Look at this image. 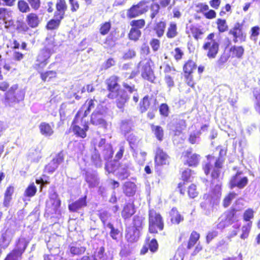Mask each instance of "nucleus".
Listing matches in <instances>:
<instances>
[{"instance_id":"1","label":"nucleus","mask_w":260,"mask_h":260,"mask_svg":"<svg viewBox=\"0 0 260 260\" xmlns=\"http://www.w3.org/2000/svg\"><path fill=\"white\" fill-rule=\"evenodd\" d=\"M119 82V77L112 75L106 79L105 83L106 89L108 91V98L111 100L116 99V106L123 111L125 105L128 101L129 96L126 94V91L121 88Z\"/></svg>"},{"instance_id":"2","label":"nucleus","mask_w":260,"mask_h":260,"mask_svg":"<svg viewBox=\"0 0 260 260\" xmlns=\"http://www.w3.org/2000/svg\"><path fill=\"white\" fill-rule=\"evenodd\" d=\"M94 101H95L94 97L93 99H87L84 104V105H87V108L84 114L81 115L82 111L80 109L76 114L72 122L73 132L77 137L84 139L87 136L89 125L88 121L85 119V118L90 113L91 110L94 107Z\"/></svg>"},{"instance_id":"3","label":"nucleus","mask_w":260,"mask_h":260,"mask_svg":"<svg viewBox=\"0 0 260 260\" xmlns=\"http://www.w3.org/2000/svg\"><path fill=\"white\" fill-rule=\"evenodd\" d=\"M153 0H141L136 4L133 5L127 10L126 16L128 19H133L142 15L149 10L150 11L149 17L153 19L156 16L153 13V9L155 7L154 4L152 5Z\"/></svg>"},{"instance_id":"4","label":"nucleus","mask_w":260,"mask_h":260,"mask_svg":"<svg viewBox=\"0 0 260 260\" xmlns=\"http://www.w3.org/2000/svg\"><path fill=\"white\" fill-rule=\"evenodd\" d=\"M165 228V222L161 214L154 209L148 212V231L153 235L158 234Z\"/></svg>"},{"instance_id":"5","label":"nucleus","mask_w":260,"mask_h":260,"mask_svg":"<svg viewBox=\"0 0 260 260\" xmlns=\"http://www.w3.org/2000/svg\"><path fill=\"white\" fill-rule=\"evenodd\" d=\"M226 149H220L219 156L216 159L213 166L210 162H208L203 166V170L206 175L210 174V176L212 177L213 179L220 176V170L222 168L224 161L223 156L226 155Z\"/></svg>"},{"instance_id":"6","label":"nucleus","mask_w":260,"mask_h":260,"mask_svg":"<svg viewBox=\"0 0 260 260\" xmlns=\"http://www.w3.org/2000/svg\"><path fill=\"white\" fill-rule=\"evenodd\" d=\"M215 32L209 33L202 46V49L206 51V56L209 59L215 58L219 50V44L215 39Z\"/></svg>"},{"instance_id":"7","label":"nucleus","mask_w":260,"mask_h":260,"mask_svg":"<svg viewBox=\"0 0 260 260\" xmlns=\"http://www.w3.org/2000/svg\"><path fill=\"white\" fill-rule=\"evenodd\" d=\"M211 178V184L212 186L210 189V194H204L203 196V199L205 201L200 204L201 207L204 210L207 209L208 202L212 197H216L219 198L221 195L222 183L220 180V176L214 179L212 177Z\"/></svg>"},{"instance_id":"8","label":"nucleus","mask_w":260,"mask_h":260,"mask_svg":"<svg viewBox=\"0 0 260 260\" xmlns=\"http://www.w3.org/2000/svg\"><path fill=\"white\" fill-rule=\"evenodd\" d=\"M139 64L141 67V76L142 78L145 80L154 83L156 80V76L152 68L154 63L151 59L145 58L141 60Z\"/></svg>"},{"instance_id":"9","label":"nucleus","mask_w":260,"mask_h":260,"mask_svg":"<svg viewBox=\"0 0 260 260\" xmlns=\"http://www.w3.org/2000/svg\"><path fill=\"white\" fill-rule=\"evenodd\" d=\"M53 52L52 49L46 47L42 49L38 54L36 62L33 66L34 69L38 72L43 71L48 63V60Z\"/></svg>"},{"instance_id":"10","label":"nucleus","mask_w":260,"mask_h":260,"mask_svg":"<svg viewBox=\"0 0 260 260\" xmlns=\"http://www.w3.org/2000/svg\"><path fill=\"white\" fill-rule=\"evenodd\" d=\"M197 68L196 63L191 59L185 61L183 65L182 69L185 81L191 88H194L196 85L193 78V73Z\"/></svg>"},{"instance_id":"11","label":"nucleus","mask_w":260,"mask_h":260,"mask_svg":"<svg viewBox=\"0 0 260 260\" xmlns=\"http://www.w3.org/2000/svg\"><path fill=\"white\" fill-rule=\"evenodd\" d=\"M243 172L237 171L235 175L232 176L229 183V187L233 189L237 187L239 189L244 188L248 183V178L246 176H243Z\"/></svg>"},{"instance_id":"12","label":"nucleus","mask_w":260,"mask_h":260,"mask_svg":"<svg viewBox=\"0 0 260 260\" xmlns=\"http://www.w3.org/2000/svg\"><path fill=\"white\" fill-rule=\"evenodd\" d=\"M61 201L57 193L53 191L49 195V200L46 203V208L52 214H60Z\"/></svg>"},{"instance_id":"13","label":"nucleus","mask_w":260,"mask_h":260,"mask_svg":"<svg viewBox=\"0 0 260 260\" xmlns=\"http://www.w3.org/2000/svg\"><path fill=\"white\" fill-rule=\"evenodd\" d=\"M205 32L204 29L197 24H191L186 26L185 33L188 37L197 41L203 39Z\"/></svg>"},{"instance_id":"14","label":"nucleus","mask_w":260,"mask_h":260,"mask_svg":"<svg viewBox=\"0 0 260 260\" xmlns=\"http://www.w3.org/2000/svg\"><path fill=\"white\" fill-rule=\"evenodd\" d=\"M229 34L233 37V42L242 43L246 41V35L243 30V24L236 22L229 31Z\"/></svg>"},{"instance_id":"15","label":"nucleus","mask_w":260,"mask_h":260,"mask_svg":"<svg viewBox=\"0 0 260 260\" xmlns=\"http://www.w3.org/2000/svg\"><path fill=\"white\" fill-rule=\"evenodd\" d=\"M177 72L176 69L169 63H166L163 66L164 79L168 87L170 89L175 86L174 75Z\"/></svg>"},{"instance_id":"16","label":"nucleus","mask_w":260,"mask_h":260,"mask_svg":"<svg viewBox=\"0 0 260 260\" xmlns=\"http://www.w3.org/2000/svg\"><path fill=\"white\" fill-rule=\"evenodd\" d=\"M158 247V243L156 239L152 238L150 239V237L147 236L145 238L144 244L140 250V254L144 255L148 252V250H150L152 253H155L157 251Z\"/></svg>"},{"instance_id":"17","label":"nucleus","mask_w":260,"mask_h":260,"mask_svg":"<svg viewBox=\"0 0 260 260\" xmlns=\"http://www.w3.org/2000/svg\"><path fill=\"white\" fill-rule=\"evenodd\" d=\"M196 12L203 14L207 19H213L216 17V12L214 10L210 9L208 5L205 3H199L195 5Z\"/></svg>"},{"instance_id":"18","label":"nucleus","mask_w":260,"mask_h":260,"mask_svg":"<svg viewBox=\"0 0 260 260\" xmlns=\"http://www.w3.org/2000/svg\"><path fill=\"white\" fill-rule=\"evenodd\" d=\"M183 155L185 159L184 162L185 165L196 167L199 164L201 156L199 154L193 153L191 149L184 151Z\"/></svg>"},{"instance_id":"19","label":"nucleus","mask_w":260,"mask_h":260,"mask_svg":"<svg viewBox=\"0 0 260 260\" xmlns=\"http://www.w3.org/2000/svg\"><path fill=\"white\" fill-rule=\"evenodd\" d=\"M105 113L100 110H95L90 116V123L95 126H100L103 127H106L107 123L104 119Z\"/></svg>"},{"instance_id":"20","label":"nucleus","mask_w":260,"mask_h":260,"mask_svg":"<svg viewBox=\"0 0 260 260\" xmlns=\"http://www.w3.org/2000/svg\"><path fill=\"white\" fill-rule=\"evenodd\" d=\"M18 89L17 85H14L5 94L4 103L6 106H11L13 104L19 102V100L15 93Z\"/></svg>"},{"instance_id":"21","label":"nucleus","mask_w":260,"mask_h":260,"mask_svg":"<svg viewBox=\"0 0 260 260\" xmlns=\"http://www.w3.org/2000/svg\"><path fill=\"white\" fill-rule=\"evenodd\" d=\"M238 210L235 208L232 207L225 213L224 219L222 220L219 224L222 222H223V226L225 227L229 225L232 224L234 222L238 220V215L237 214Z\"/></svg>"},{"instance_id":"22","label":"nucleus","mask_w":260,"mask_h":260,"mask_svg":"<svg viewBox=\"0 0 260 260\" xmlns=\"http://www.w3.org/2000/svg\"><path fill=\"white\" fill-rule=\"evenodd\" d=\"M67 10L68 5L66 0H56L53 16L63 19Z\"/></svg>"},{"instance_id":"23","label":"nucleus","mask_w":260,"mask_h":260,"mask_svg":"<svg viewBox=\"0 0 260 260\" xmlns=\"http://www.w3.org/2000/svg\"><path fill=\"white\" fill-rule=\"evenodd\" d=\"M169 158V155L162 149L160 147L157 148L154 157V163L155 166H160L168 164Z\"/></svg>"},{"instance_id":"24","label":"nucleus","mask_w":260,"mask_h":260,"mask_svg":"<svg viewBox=\"0 0 260 260\" xmlns=\"http://www.w3.org/2000/svg\"><path fill=\"white\" fill-rule=\"evenodd\" d=\"M87 206V196L85 195L79 198L76 201L69 204L68 208L70 211L77 212L79 210Z\"/></svg>"},{"instance_id":"25","label":"nucleus","mask_w":260,"mask_h":260,"mask_svg":"<svg viewBox=\"0 0 260 260\" xmlns=\"http://www.w3.org/2000/svg\"><path fill=\"white\" fill-rule=\"evenodd\" d=\"M191 170L186 169L184 170L181 175V179L183 182H180L178 184L177 188L180 194L184 196L186 191V182L189 181L191 176Z\"/></svg>"},{"instance_id":"26","label":"nucleus","mask_w":260,"mask_h":260,"mask_svg":"<svg viewBox=\"0 0 260 260\" xmlns=\"http://www.w3.org/2000/svg\"><path fill=\"white\" fill-rule=\"evenodd\" d=\"M169 217L172 224L178 225L184 220V216L177 207H173L169 212Z\"/></svg>"},{"instance_id":"27","label":"nucleus","mask_w":260,"mask_h":260,"mask_svg":"<svg viewBox=\"0 0 260 260\" xmlns=\"http://www.w3.org/2000/svg\"><path fill=\"white\" fill-rule=\"evenodd\" d=\"M228 52L230 54L231 58H235L237 59H241L243 58L245 49L242 46L232 45L228 50Z\"/></svg>"},{"instance_id":"28","label":"nucleus","mask_w":260,"mask_h":260,"mask_svg":"<svg viewBox=\"0 0 260 260\" xmlns=\"http://www.w3.org/2000/svg\"><path fill=\"white\" fill-rule=\"evenodd\" d=\"M136 212L134 202L125 203L121 212V215L124 220L129 219Z\"/></svg>"},{"instance_id":"29","label":"nucleus","mask_w":260,"mask_h":260,"mask_svg":"<svg viewBox=\"0 0 260 260\" xmlns=\"http://www.w3.org/2000/svg\"><path fill=\"white\" fill-rule=\"evenodd\" d=\"M140 231L134 228L128 227L126 230L125 238L129 243L137 242L140 237Z\"/></svg>"},{"instance_id":"30","label":"nucleus","mask_w":260,"mask_h":260,"mask_svg":"<svg viewBox=\"0 0 260 260\" xmlns=\"http://www.w3.org/2000/svg\"><path fill=\"white\" fill-rule=\"evenodd\" d=\"M53 127L54 124L52 122L50 124L46 122H42L39 126L40 133L46 137H49L53 134Z\"/></svg>"},{"instance_id":"31","label":"nucleus","mask_w":260,"mask_h":260,"mask_svg":"<svg viewBox=\"0 0 260 260\" xmlns=\"http://www.w3.org/2000/svg\"><path fill=\"white\" fill-rule=\"evenodd\" d=\"M26 21L29 28H35L39 26L41 20L37 14L31 12L26 16Z\"/></svg>"},{"instance_id":"32","label":"nucleus","mask_w":260,"mask_h":260,"mask_svg":"<svg viewBox=\"0 0 260 260\" xmlns=\"http://www.w3.org/2000/svg\"><path fill=\"white\" fill-rule=\"evenodd\" d=\"M130 170H134V166L131 161L125 164L117 173V176L121 180L127 179L131 175Z\"/></svg>"},{"instance_id":"33","label":"nucleus","mask_w":260,"mask_h":260,"mask_svg":"<svg viewBox=\"0 0 260 260\" xmlns=\"http://www.w3.org/2000/svg\"><path fill=\"white\" fill-rule=\"evenodd\" d=\"M167 23L165 20H160L155 22L153 27V30L158 38H161L165 34Z\"/></svg>"},{"instance_id":"34","label":"nucleus","mask_w":260,"mask_h":260,"mask_svg":"<svg viewBox=\"0 0 260 260\" xmlns=\"http://www.w3.org/2000/svg\"><path fill=\"white\" fill-rule=\"evenodd\" d=\"M179 34L177 24L175 22H170L167 28L166 37L169 40L176 38Z\"/></svg>"},{"instance_id":"35","label":"nucleus","mask_w":260,"mask_h":260,"mask_svg":"<svg viewBox=\"0 0 260 260\" xmlns=\"http://www.w3.org/2000/svg\"><path fill=\"white\" fill-rule=\"evenodd\" d=\"M151 98L148 94L142 98L138 104V109L141 113L146 112L151 106Z\"/></svg>"},{"instance_id":"36","label":"nucleus","mask_w":260,"mask_h":260,"mask_svg":"<svg viewBox=\"0 0 260 260\" xmlns=\"http://www.w3.org/2000/svg\"><path fill=\"white\" fill-rule=\"evenodd\" d=\"M136 184L131 181L125 182L123 187V193L128 197H133L136 192Z\"/></svg>"},{"instance_id":"37","label":"nucleus","mask_w":260,"mask_h":260,"mask_svg":"<svg viewBox=\"0 0 260 260\" xmlns=\"http://www.w3.org/2000/svg\"><path fill=\"white\" fill-rule=\"evenodd\" d=\"M171 0H158V3L154 2V1L151 2L152 5H155L153 9V13L156 16L159 13L160 8H166L167 7L171 8Z\"/></svg>"},{"instance_id":"38","label":"nucleus","mask_w":260,"mask_h":260,"mask_svg":"<svg viewBox=\"0 0 260 260\" xmlns=\"http://www.w3.org/2000/svg\"><path fill=\"white\" fill-rule=\"evenodd\" d=\"M121 166V164L116 159H113L107 162L105 169L108 174H114L117 171Z\"/></svg>"},{"instance_id":"39","label":"nucleus","mask_w":260,"mask_h":260,"mask_svg":"<svg viewBox=\"0 0 260 260\" xmlns=\"http://www.w3.org/2000/svg\"><path fill=\"white\" fill-rule=\"evenodd\" d=\"M116 35V32L112 31L105 38L104 44L105 45V47L106 48L111 49L115 46L118 39Z\"/></svg>"},{"instance_id":"40","label":"nucleus","mask_w":260,"mask_h":260,"mask_svg":"<svg viewBox=\"0 0 260 260\" xmlns=\"http://www.w3.org/2000/svg\"><path fill=\"white\" fill-rule=\"evenodd\" d=\"M200 238V234L198 232L196 231H192L187 242L186 248L192 249L199 241Z\"/></svg>"},{"instance_id":"41","label":"nucleus","mask_w":260,"mask_h":260,"mask_svg":"<svg viewBox=\"0 0 260 260\" xmlns=\"http://www.w3.org/2000/svg\"><path fill=\"white\" fill-rule=\"evenodd\" d=\"M39 73L41 80L44 82L50 81L57 77V72L54 70H49L45 72H42V71Z\"/></svg>"},{"instance_id":"42","label":"nucleus","mask_w":260,"mask_h":260,"mask_svg":"<svg viewBox=\"0 0 260 260\" xmlns=\"http://www.w3.org/2000/svg\"><path fill=\"white\" fill-rule=\"evenodd\" d=\"M15 29L18 33L22 34H25L30 30V28L27 22L26 23L21 19H17L16 20Z\"/></svg>"},{"instance_id":"43","label":"nucleus","mask_w":260,"mask_h":260,"mask_svg":"<svg viewBox=\"0 0 260 260\" xmlns=\"http://www.w3.org/2000/svg\"><path fill=\"white\" fill-rule=\"evenodd\" d=\"M144 219L145 218L142 215H135L133 218L132 225L130 228L140 231L143 229Z\"/></svg>"},{"instance_id":"44","label":"nucleus","mask_w":260,"mask_h":260,"mask_svg":"<svg viewBox=\"0 0 260 260\" xmlns=\"http://www.w3.org/2000/svg\"><path fill=\"white\" fill-rule=\"evenodd\" d=\"M62 20V19L57 17H54V18L51 19L47 22L46 25V28L49 30L57 29L61 24Z\"/></svg>"},{"instance_id":"45","label":"nucleus","mask_w":260,"mask_h":260,"mask_svg":"<svg viewBox=\"0 0 260 260\" xmlns=\"http://www.w3.org/2000/svg\"><path fill=\"white\" fill-rule=\"evenodd\" d=\"M174 126L175 128L174 130V135H179L186 127V120L183 119H177L174 124Z\"/></svg>"},{"instance_id":"46","label":"nucleus","mask_w":260,"mask_h":260,"mask_svg":"<svg viewBox=\"0 0 260 260\" xmlns=\"http://www.w3.org/2000/svg\"><path fill=\"white\" fill-rule=\"evenodd\" d=\"M7 47H10L13 50L18 49L20 47L22 50H26L27 43L25 42H22L20 44L19 42L16 39H14L9 40V43L7 45Z\"/></svg>"},{"instance_id":"47","label":"nucleus","mask_w":260,"mask_h":260,"mask_svg":"<svg viewBox=\"0 0 260 260\" xmlns=\"http://www.w3.org/2000/svg\"><path fill=\"white\" fill-rule=\"evenodd\" d=\"M151 128L152 133L154 134L156 139L161 142L163 140L164 136V131L163 128L159 125H154L151 124Z\"/></svg>"},{"instance_id":"48","label":"nucleus","mask_w":260,"mask_h":260,"mask_svg":"<svg viewBox=\"0 0 260 260\" xmlns=\"http://www.w3.org/2000/svg\"><path fill=\"white\" fill-rule=\"evenodd\" d=\"M23 254V249L20 250H12L7 254L4 260H19Z\"/></svg>"},{"instance_id":"49","label":"nucleus","mask_w":260,"mask_h":260,"mask_svg":"<svg viewBox=\"0 0 260 260\" xmlns=\"http://www.w3.org/2000/svg\"><path fill=\"white\" fill-rule=\"evenodd\" d=\"M237 193L235 191H230L224 197L222 201V206L224 208L228 207L231 204L232 201L237 196Z\"/></svg>"},{"instance_id":"50","label":"nucleus","mask_w":260,"mask_h":260,"mask_svg":"<svg viewBox=\"0 0 260 260\" xmlns=\"http://www.w3.org/2000/svg\"><path fill=\"white\" fill-rule=\"evenodd\" d=\"M217 28L219 33H223L228 30L229 26L225 19L218 18L216 20Z\"/></svg>"},{"instance_id":"51","label":"nucleus","mask_w":260,"mask_h":260,"mask_svg":"<svg viewBox=\"0 0 260 260\" xmlns=\"http://www.w3.org/2000/svg\"><path fill=\"white\" fill-rule=\"evenodd\" d=\"M141 35L140 30L131 27L127 36L129 40L136 42L139 40Z\"/></svg>"},{"instance_id":"52","label":"nucleus","mask_w":260,"mask_h":260,"mask_svg":"<svg viewBox=\"0 0 260 260\" xmlns=\"http://www.w3.org/2000/svg\"><path fill=\"white\" fill-rule=\"evenodd\" d=\"M73 148L74 151L77 153L80 154H83V152L85 149V143L83 140H75L73 142Z\"/></svg>"},{"instance_id":"53","label":"nucleus","mask_w":260,"mask_h":260,"mask_svg":"<svg viewBox=\"0 0 260 260\" xmlns=\"http://www.w3.org/2000/svg\"><path fill=\"white\" fill-rule=\"evenodd\" d=\"M37 188L34 183H30L25 189L23 196L25 197L31 198L35 196Z\"/></svg>"},{"instance_id":"54","label":"nucleus","mask_w":260,"mask_h":260,"mask_svg":"<svg viewBox=\"0 0 260 260\" xmlns=\"http://www.w3.org/2000/svg\"><path fill=\"white\" fill-rule=\"evenodd\" d=\"M28 241L25 238H19L16 243V248L13 250H20L23 249V253L25 251L28 244Z\"/></svg>"},{"instance_id":"55","label":"nucleus","mask_w":260,"mask_h":260,"mask_svg":"<svg viewBox=\"0 0 260 260\" xmlns=\"http://www.w3.org/2000/svg\"><path fill=\"white\" fill-rule=\"evenodd\" d=\"M112 25L110 21L101 24L99 28L100 34L102 36L107 35L111 29Z\"/></svg>"},{"instance_id":"56","label":"nucleus","mask_w":260,"mask_h":260,"mask_svg":"<svg viewBox=\"0 0 260 260\" xmlns=\"http://www.w3.org/2000/svg\"><path fill=\"white\" fill-rule=\"evenodd\" d=\"M260 27L258 25H255L251 28L250 32V38L251 40L256 41L258 35H259V40L258 45L260 47Z\"/></svg>"},{"instance_id":"57","label":"nucleus","mask_w":260,"mask_h":260,"mask_svg":"<svg viewBox=\"0 0 260 260\" xmlns=\"http://www.w3.org/2000/svg\"><path fill=\"white\" fill-rule=\"evenodd\" d=\"M17 8L18 10L22 13H27L30 10L28 4L24 0H19L18 1Z\"/></svg>"},{"instance_id":"58","label":"nucleus","mask_w":260,"mask_h":260,"mask_svg":"<svg viewBox=\"0 0 260 260\" xmlns=\"http://www.w3.org/2000/svg\"><path fill=\"white\" fill-rule=\"evenodd\" d=\"M145 24L146 21L144 19L133 20L130 22L131 27L139 30L143 28L145 26Z\"/></svg>"},{"instance_id":"59","label":"nucleus","mask_w":260,"mask_h":260,"mask_svg":"<svg viewBox=\"0 0 260 260\" xmlns=\"http://www.w3.org/2000/svg\"><path fill=\"white\" fill-rule=\"evenodd\" d=\"M187 193L190 199H194L198 197L199 191L196 184L192 183L187 187Z\"/></svg>"},{"instance_id":"60","label":"nucleus","mask_w":260,"mask_h":260,"mask_svg":"<svg viewBox=\"0 0 260 260\" xmlns=\"http://www.w3.org/2000/svg\"><path fill=\"white\" fill-rule=\"evenodd\" d=\"M11 14L12 11L6 8H0V20H3L7 24V19L11 17Z\"/></svg>"},{"instance_id":"61","label":"nucleus","mask_w":260,"mask_h":260,"mask_svg":"<svg viewBox=\"0 0 260 260\" xmlns=\"http://www.w3.org/2000/svg\"><path fill=\"white\" fill-rule=\"evenodd\" d=\"M11 14L12 11L6 8H0V20H3L7 24V19L11 17Z\"/></svg>"},{"instance_id":"62","label":"nucleus","mask_w":260,"mask_h":260,"mask_svg":"<svg viewBox=\"0 0 260 260\" xmlns=\"http://www.w3.org/2000/svg\"><path fill=\"white\" fill-rule=\"evenodd\" d=\"M254 210L252 208H249L245 210L243 214L244 221L249 222L254 218Z\"/></svg>"},{"instance_id":"63","label":"nucleus","mask_w":260,"mask_h":260,"mask_svg":"<svg viewBox=\"0 0 260 260\" xmlns=\"http://www.w3.org/2000/svg\"><path fill=\"white\" fill-rule=\"evenodd\" d=\"M107 226L110 229V235L111 237L115 240H118L120 231L118 229H115L111 223H108Z\"/></svg>"},{"instance_id":"64","label":"nucleus","mask_w":260,"mask_h":260,"mask_svg":"<svg viewBox=\"0 0 260 260\" xmlns=\"http://www.w3.org/2000/svg\"><path fill=\"white\" fill-rule=\"evenodd\" d=\"M86 248L84 246H72L70 247V251L72 254L81 255L84 253Z\"/></svg>"}]
</instances>
